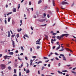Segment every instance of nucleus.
<instances>
[{"mask_svg": "<svg viewBox=\"0 0 76 76\" xmlns=\"http://www.w3.org/2000/svg\"><path fill=\"white\" fill-rule=\"evenodd\" d=\"M42 2V0H40L39 1V2H38V4H39L41 3Z\"/></svg>", "mask_w": 76, "mask_h": 76, "instance_id": "obj_18", "label": "nucleus"}, {"mask_svg": "<svg viewBox=\"0 0 76 76\" xmlns=\"http://www.w3.org/2000/svg\"><path fill=\"white\" fill-rule=\"evenodd\" d=\"M53 39H52L51 40V43H52L53 44Z\"/></svg>", "mask_w": 76, "mask_h": 76, "instance_id": "obj_27", "label": "nucleus"}, {"mask_svg": "<svg viewBox=\"0 0 76 76\" xmlns=\"http://www.w3.org/2000/svg\"><path fill=\"white\" fill-rule=\"evenodd\" d=\"M45 38H44V40H45V39L47 40H48V37L47 35H45Z\"/></svg>", "mask_w": 76, "mask_h": 76, "instance_id": "obj_5", "label": "nucleus"}, {"mask_svg": "<svg viewBox=\"0 0 76 76\" xmlns=\"http://www.w3.org/2000/svg\"><path fill=\"white\" fill-rule=\"evenodd\" d=\"M10 36V34H8V37H9Z\"/></svg>", "mask_w": 76, "mask_h": 76, "instance_id": "obj_53", "label": "nucleus"}, {"mask_svg": "<svg viewBox=\"0 0 76 76\" xmlns=\"http://www.w3.org/2000/svg\"><path fill=\"white\" fill-rule=\"evenodd\" d=\"M38 20L39 22H43V21H45V20L44 19H43L41 20L38 19Z\"/></svg>", "mask_w": 76, "mask_h": 76, "instance_id": "obj_2", "label": "nucleus"}, {"mask_svg": "<svg viewBox=\"0 0 76 76\" xmlns=\"http://www.w3.org/2000/svg\"><path fill=\"white\" fill-rule=\"evenodd\" d=\"M12 44H14V41L13 40H12Z\"/></svg>", "mask_w": 76, "mask_h": 76, "instance_id": "obj_61", "label": "nucleus"}, {"mask_svg": "<svg viewBox=\"0 0 76 76\" xmlns=\"http://www.w3.org/2000/svg\"><path fill=\"white\" fill-rule=\"evenodd\" d=\"M18 50H16L15 51V52L16 53H18Z\"/></svg>", "mask_w": 76, "mask_h": 76, "instance_id": "obj_57", "label": "nucleus"}, {"mask_svg": "<svg viewBox=\"0 0 76 76\" xmlns=\"http://www.w3.org/2000/svg\"><path fill=\"white\" fill-rule=\"evenodd\" d=\"M63 60L64 61H66V59L65 57H63Z\"/></svg>", "mask_w": 76, "mask_h": 76, "instance_id": "obj_26", "label": "nucleus"}, {"mask_svg": "<svg viewBox=\"0 0 76 76\" xmlns=\"http://www.w3.org/2000/svg\"><path fill=\"white\" fill-rule=\"evenodd\" d=\"M58 72L59 73L61 74V72L60 71H58Z\"/></svg>", "mask_w": 76, "mask_h": 76, "instance_id": "obj_40", "label": "nucleus"}, {"mask_svg": "<svg viewBox=\"0 0 76 76\" xmlns=\"http://www.w3.org/2000/svg\"><path fill=\"white\" fill-rule=\"evenodd\" d=\"M5 24H7V20H5Z\"/></svg>", "mask_w": 76, "mask_h": 76, "instance_id": "obj_54", "label": "nucleus"}, {"mask_svg": "<svg viewBox=\"0 0 76 76\" xmlns=\"http://www.w3.org/2000/svg\"><path fill=\"white\" fill-rule=\"evenodd\" d=\"M31 28L32 29V30H33V27L32 26L31 27Z\"/></svg>", "mask_w": 76, "mask_h": 76, "instance_id": "obj_64", "label": "nucleus"}, {"mask_svg": "<svg viewBox=\"0 0 76 76\" xmlns=\"http://www.w3.org/2000/svg\"><path fill=\"white\" fill-rule=\"evenodd\" d=\"M12 24L13 25H14L15 24V21H13L12 22Z\"/></svg>", "mask_w": 76, "mask_h": 76, "instance_id": "obj_29", "label": "nucleus"}, {"mask_svg": "<svg viewBox=\"0 0 76 76\" xmlns=\"http://www.w3.org/2000/svg\"><path fill=\"white\" fill-rule=\"evenodd\" d=\"M11 18V17H9L8 18V21L10 22V19Z\"/></svg>", "mask_w": 76, "mask_h": 76, "instance_id": "obj_15", "label": "nucleus"}, {"mask_svg": "<svg viewBox=\"0 0 76 76\" xmlns=\"http://www.w3.org/2000/svg\"><path fill=\"white\" fill-rule=\"evenodd\" d=\"M76 69V67L73 68V69H72V70H73V71H75V69Z\"/></svg>", "mask_w": 76, "mask_h": 76, "instance_id": "obj_38", "label": "nucleus"}, {"mask_svg": "<svg viewBox=\"0 0 76 76\" xmlns=\"http://www.w3.org/2000/svg\"><path fill=\"white\" fill-rule=\"evenodd\" d=\"M29 72H30V71L29 70H26V73H29Z\"/></svg>", "mask_w": 76, "mask_h": 76, "instance_id": "obj_21", "label": "nucleus"}, {"mask_svg": "<svg viewBox=\"0 0 76 76\" xmlns=\"http://www.w3.org/2000/svg\"><path fill=\"white\" fill-rule=\"evenodd\" d=\"M16 36L17 38L19 37V35L18 34H17Z\"/></svg>", "mask_w": 76, "mask_h": 76, "instance_id": "obj_35", "label": "nucleus"}, {"mask_svg": "<svg viewBox=\"0 0 76 76\" xmlns=\"http://www.w3.org/2000/svg\"><path fill=\"white\" fill-rule=\"evenodd\" d=\"M44 17H45L46 16V14L45 13H44Z\"/></svg>", "mask_w": 76, "mask_h": 76, "instance_id": "obj_48", "label": "nucleus"}, {"mask_svg": "<svg viewBox=\"0 0 76 76\" xmlns=\"http://www.w3.org/2000/svg\"><path fill=\"white\" fill-rule=\"evenodd\" d=\"M13 47L14 48V47H15V44H12Z\"/></svg>", "mask_w": 76, "mask_h": 76, "instance_id": "obj_44", "label": "nucleus"}, {"mask_svg": "<svg viewBox=\"0 0 76 76\" xmlns=\"http://www.w3.org/2000/svg\"><path fill=\"white\" fill-rule=\"evenodd\" d=\"M67 34H63L62 35H61V38H63Z\"/></svg>", "mask_w": 76, "mask_h": 76, "instance_id": "obj_9", "label": "nucleus"}, {"mask_svg": "<svg viewBox=\"0 0 76 76\" xmlns=\"http://www.w3.org/2000/svg\"><path fill=\"white\" fill-rule=\"evenodd\" d=\"M56 48V46H53V48H52L53 49H54L55 48Z\"/></svg>", "mask_w": 76, "mask_h": 76, "instance_id": "obj_41", "label": "nucleus"}, {"mask_svg": "<svg viewBox=\"0 0 76 76\" xmlns=\"http://www.w3.org/2000/svg\"><path fill=\"white\" fill-rule=\"evenodd\" d=\"M57 34L56 33H53V34H52V35H56V34Z\"/></svg>", "mask_w": 76, "mask_h": 76, "instance_id": "obj_30", "label": "nucleus"}, {"mask_svg": "<svg viewBox=\"0 0 76 76\" xmlns=\"http://www.w3.org/2000/svg\"><path fill=\"white\" fill-rule=\"evenodd\" d=\"M13 54L14 53L13 52H11L9 53V54H10V55H13Z\"/></svg>", "mask_w": 76, "mask_h": 76, "instance_id": "obj_13", "label": "nucleus"}, {"mask_svg": "<svg viewBox=\"0 0 76 76\" xmlns=\"http://www.w3.org/2000/svg\"><path fill=\"white\" fill-rule=\"evenodd\" d=\"M62 72H67V70H63L62 71Z\"/></svg>", "mask_w": 76, "mask_h": 76, "instance_id": "obj_24", "label": "nucleus"}, {"mask_svg": "<svg viewBox=\"0 0 76 76\" xmlns=\"http://www.w3.org/2000/svg\"><path fill=\"white\" fill-rule=\"evenodd\" d=\"M22 20H21L20 21V23H21V24H22Z\"/></svg>", "mask_w": 76, "mask_h": 76, "instance_id": "obj_62", "label": "nucleus"}, {"mask_svg": "<svg viewBox=\"0 0 76 76\" xmlns=\"http://www.w3.org/2000/svg\"><path fill=\"white\" fill-rule=\"evenodd\" d=\"M69 44H68L67 45H66V46H67V47H69Z\"/></svg>", "mask_w": 76, "mask_h": 76, "instance_id": "obj_59", "label": "nucleus"}, {"mask_svg": "<svg viewBox=\"0 0 76 76\" xmlns=\"http://www.w3.org/2000/svg\"><path fill=\"white\" fill-rule=\"evenodd\" d=\"M42 63V62L41 61H40L37 63V64H39V63Z\"/></svg>", "mask_w": 76, "mask_h": 76, "instance_id": "obj_20", "label": "nucleus"}, {"mask_svg": "<svg viewBox=\"0 0 76 76\" xmlns=\"http://www.w3.org/2000/svg\"><path fill=\"white\" fill-rule=\"evenodd\" d=\"M65 50H67V51H71V53H72L73 51H72L70 49H69L67 48H65Z\"/></svg>", "mask_w": 76, "mask_h": 76, "instance_id": "obj_6", "label": "nucleus"}, {"mask_svg": "<svg viewBox=\"0 0 76 76\" xmlns=\"http://www.w3.org/2000/svg\"><path fill=\"white\" fill-rule=\"evenodd\" d=\"M41 40V39H39L38 40H37L36 41L37 43H36V44H38L39 45H40V43L39 42Z\"/></svg>", "mask_w": 76, "mask_h": 76, "instance_id": "obj_3", "label": "nucleus"}, {"mask_svg": "<svg viewBox=\"0 0 76 76\" xmlns=\"http://www.w3.org/2000/svg\"><path fill=\"white\" fill-rule=\"evenodd\" d=\"M7 59H8V60H9V59H10L9 58H8L7 57H5V58H4V59L5 60H6V59H7Z\"/></svg>", "mask_w": 76, "mask_h": 76, "instance_id": "obj_37", "label": "nucleus"}, {"mask_svg": "<svg viewBox=\"0 0 76 76\" xmlns=\"http://www.w3.org/2000/svg\"><path fill=\"white\" fill-rule=\"evenodd\" d=\"M29 4L30 5H31V1H29Z\"/></svg>", "mask_w": 76, "mask_h": 76, "instance_id": "obj_36", "label": "nucleus"}, {"mask_svg": "<svg viewBox=\"0 0 76 76\" xmlns=\"http://www.w3.org/2000/svg\"><path fill=\"white\" fill-rule=\"evenodd\" d=\"M24 36L26 37H27L28 38V35L27 34H25L24 35Z\"/></svg>", "mask_w": 76, "mask_h": 76, "instance_id": "obj_33", "label": "nucleus"}, {"mask_svg": "<svg viewBox=\"0 0 76 76\" xmlns=\"http://www.w3.org/2000/svg\"><path fill=\"white\" fill-rule=\"evenodd\" d=\"M19 76H21V72H20L19 74Z\"/></svg>", "mask_w": 76, "mask_h": 76, "instance_id": "obj_45", "label": "nucleus"}, {"mask_svg": "<svg viewBox=\"0 0 76 76\" xmlns=\"http://www.w3.org/2000/svg\"><path fill=\"white\" fill-rule=\"evenodd\" d=\"M48 67H50V64H48Z\"/></svg>", "mask_w": 76, "mask_h": 76, "instance_id": "obj_58", "label": "nucleus"}, {"mask_svg": "<svg viewBox=\"0 0 76 76\" xmlns=\"http://www.w3.org/2000/svg\"><path fill=\"white\" fill-rule=\"evenodd\" d=\"M52 4H53V6H55V1L54 0H52Z\"/></svg>", "mask_w": 76, "mask_h": 76, "instance_id": "obj_7", "label": "nucleus"}, {"mask_svg": "<svg viewBox=\"0 0 76 76\" xmlns=\"http://www.w3.org/2000/svg\"><path fill=\"white\" fill-rule=\"evenodd\" d=\"M49 61V60H48V61H45V62L46 63H47L48 62V61Z\"/></svg>", "mask_w": 76, "mask_h": 76, "instance_id": "obj_50", "label": "nucleus"}, {"mask_svg": "<svg viewBox=\"0 0 76 76\" xmlns=\"http://www.w3.org/2000/svg\"><path fill=\"white\" fill-rule=\"evenodd\" d=\"M20 48H21V49L22 50V51H24V49L23 48V47L21 46L20 47Z\"/></svg>", "mask_w": 76, "mask_h": 76, "instance_id": "obj_23", "label": "nucleus"}, {"mask_svg": "<svg viewBox=\"0 0 76 76\" xmlns=\"http://www.w3.org/2000/svg\"><path fill=\"white\" fill-rule=\"evenodd\" d=\"M64 49L63 48L61 49V50H59V51H64Z\"/></svg>", "mask_w": 76, "mask_h": 76, "instance_id": "obj_17", "label": "nucleus"}, {"mask_svg": "<svg viewBox=\"0 0 76 76\" xmlns=\"http://www.w3.org/2000/svg\"><path fill=\"white\" fill-rule=\"evenodd\" d=\"M18 31L19 32L20 31H21L22 30V29L21 28H20V29H17Z\"/></svg>", "mask_w": 76, "mask_h": 76, "instance_id": "obj_16", "label": "nucleus"}, {"mask_svg": "<svg viewBox=\"0 0 76 76\" xmlns=\"http://www.w3.org/2000/svg\"><path fill=\"white\" fill-rule=\"evenodd\" d=\"M48 58L47 57H44V59H48Z\"/></svg>", "mask_w": 76, "mask_h": 76, "instance_id": "obj_47", "label": "nucleus"}, {"mask_svg": "<svg viewBox=\"0 0 76 76\" xmlns=\"http://www.w3.org/2000/svg\"><path fill=\"white\" fill-rule=\"evenodd\" d=\"M61 66L60 63H59V64H58V66Z\"/></svg>", "mask_w": 76, "mask_h": 76, "instance_id": "obj_42", "label": "nucleus"}, {"mask_svg": "<svg viewBox=\"0 0 76 76\" xmlns=\"http://www.w3.org/2000/svg\"><path fill=\"white\" fill-rule=\"evenodd\" d=\"M58 45H59V47H57V48H56V50H59V49H60V45L59 44H58Z\"/></svg>", "mask_w": 76, "mask_h": 76, "instance_id": "obj_10", "label": "nucleus"}, {"mask_svg": "<svg viewBox=\"0 0 76 76\" xmlns=\"http://www.w3.org/2000/svg\"><path fill=\"white\" fill-rule=\"evenodd\" d=\"M8 69H9V70H11V68L10 66H9L8 67Z\"/></svg>", "mask_w": 76, "mask_h": 76, "instance_id": "obj_12", "label": "nucleus"}, {"mask_svg": "<svg viewBox=\"0 0 76 76\" xmlns=\"http://www.w3.org/2000/svg\"><path fill=\"white\" fill-rule=\"evenodd\" d=\"M32 48H30V51H31V52L32 51Z\"/></svg>", "mask_w": 76, "mask_h": 76, "instance_id": "obj_63", "label": "nucleus"}, {"mask_svg": "<svg viewBox=\"0 0 76 76\" xmlns=\"http://www.w3.org/2000/svg\"><path fill=\"white\" fill-rule=\"evenodd\" d=\"M55 55H56V56H58V54L56 53H55Z\"/></svg>", "mask_w": 76, "mask_h": 76, "instance_id": "obj_32", "label": "nucleus"}, {"mask_svg": "<svg viewBox=\"0 0 76 76\" xmlns=\"http://www.w3.org/2000/svg\"><path fill=\"white\" fill-rule=\"evenodd\" d=\"M40 48V47L39 46H38L37 47V49H39V48Z\"/></svg>", "mask_w": 76, "mask_h": 76, "instance_id": "obj_46", "label": "nucleus"}, {"mask_svg": "<svg viewBox=\"0 0 76 76\" xmlns=\"http://www.w3.org/2000/svg\"><path fill=\"white\" fill-rule=\"evenodd\" d=\"M20 4H19L18 5V9H19V8H20Z\"/></svg>", "mask_w": 76, "mask_h": 76, "instance_id": "obj_28", "label": "nucleus"}, {"mask_svg": "<svg viewBox=\"0 0 76 76\" xmlns=\"http://www.w3.org/2000/svg\"><path fill=\"white\" fill-rule=\"evenodd\" d=\"M45 67L44 66H42V70H43V69H44Z\"/></svg>", "mask_w": 76, "mask_h": 76, "instance_id": "obj_39", "label": "nucleus"}, {"mask_svg": "<svg viewBox=\"0 0 76 76\" xmlns=\"http://www.w3.org/2000/svg\"><path fill=\"white\" fill-rule=\"evenodd\" d=\"M56 38H57V39H59V40H60L61 39V37H60L59 36H57V37H56Z\"/></svg>", "mask_w": 76, "mask_h": 76, "instance_id": "obj_8", "label": "nucleus"}, {"mask_svg": "<svg viewBox=\"0 0 76 76\" xmlns=\"http://www.w3.org/2000/svg\"><path fill=\"white\" fill-rule=\"evenodd\" d=\"M63 6H61V8L62 9V10L64 9L63 8Z\"/></svg>", "mask_w": 76, "mask_h": 76, "instance_id": "obj_49", "label": "nucleus"}, {"mask_svg": "<svg viewBox=\"0 0 76 76\" xmlns=\"http://www.w3.org/2000/svg\"><path fill=\"white\" fill-rule=\"evenodd\" d=\"M34 18H37V17H36V15H34Z\"/></svg>", "mask_w": 76, "mask_h": 76, "instance_id": "obj_56", "label": "nucleus"}, {"mask_svg": "<svg viewBox=\"0 0 76 76\" xmlns=\"http://www.w3.org/2000/svg\"><path fill=\"white\" fill-rule=\"evenodd\" d=\"M59 9H58V8H56V11L58 12L59 11Z\"/></svg>", "mask_w": 76, "mask_h": 76, "instance_id": "obj_31", "label": "nucleus"}, {"mask_svg": "<svg viewBox=\"0 0 76 76\" xmlns=\"http://www.w3.org/2000/svg\"><path fill=\"white\" fill-rule=\"evenodd\" d=\"M52 38L55 39L56 38V36H53V37H52Z\"/></svg>", "mask_w": 76, "mask_h": 76, "instance_id": "obj_43", "label": "nucleus"}, {"mask_svg": "<svg viewBox=\"0 0 76 76\" xmlns=\"http://www.w3.org/2000/svg\"><path fill=\"white\" fill-rule=\"evenodd\" d=\"M56 39H54L53 40V41L54 42L55 41H56Z\"/></svg>", "mask_w": 76, "mask_h": 76, "instance_id": "obj_51", "label": "nucleus"}, {"mask_svg": "<svg viewBox=\"0 0 76 76\" xmlns=\"http://www.w3.org/2000/svg\"><path fill=\"white\" fill-rule=\"evenodd\" d=\"M47 16H48V18H49L50 17V16H49V15H47Z\"/></svg>", "mask_w": 76, "mask_h": 76, "instance_id": "obj_60", "label": "nucleus"}, {"mask_svg": "<svg viewBox=\"0 0 76 76\" xmlns=\"http://www.w3.org/2000/svg\"><path fill=\"white\" fill-rule=\"evenodd\" d=\"M16 11V8H14L13 10V11L14 12H15Z\"/></svg>", "mask_w": 76, "mask_h": 76, "instance_id": "obj_11", "label": "nucleus"}, {"mask_svg": "<svg viewBox=\"0 0 76 76\" xmlns=\"http://www.w3.org/2000/svg\"><path fill=\"white\" fill-rule=\"evenodd\" d=\"M4 57H11V56H8L6 55L5 56H4Z\"/></svg>", "mask_w": 76, "mask_h": 76, "instance_id": "obj_22", "label": "nucleus"}, {"mask_svg": "<svg viewBox=\"0 0 76 76\" xmlns=\"http://www.w3.org/2000/svg\"><path fill=\"white\" fill-rule=\"evenodd\" d=\"M52 54H53V53L52 52H51V53H50V54L49 55H48L49 57L51 55H52Z\"/></svg>", "mask_w": 76, "mask_h": 76, "instance_id": "obj_19", "label": "nucleus"}, {"mask_svg": "<svg viewBox=\"0 0 76 76\" xmlns=\"http://www.w3.org/2000/svg\"><path fill=\"white\" fill-rule=\"evenodd\" d=\"M18 59L19 60H21V59L19 57L18 58Z\"/></svg>", "mask_w": 76, "mask_h": 76, "instance_id": "obj_52", "label": "nucleus"}, {"mask_svg": "<svg viewBox=\"0 0 76 76\" xmlns=\"http://www.w3.org/2000/svg\"><path fill=\"white\" fill-rule=\"evenodd\" d=\"M1 67L2 70H3L6 68L5 65L4 64H1Z\"/></svg>", "mask_w": 76, "mask_h": 76, "instance_id": "obj_1", "label": "nucleus"}, {"mask_svg": "<svg viewBox=\"0 0 76 76\" xmlns=\"http://www.w3.org/2000/svg\"><path fill=\"white\" fill-rule=\"evenodd\" d=\"M59 56H62V57H65V56H64V54H60Z\"/></svg>", "mask_w": 76, "mask_h": 76, "instance_id": "obj_14", "label": "nucleus"}, {"mask_svg": "<svg viewBox=\"0 0 76 76\" xmlns=\"http://www.w3.org/2000/svg\"><path fill=\"white\" fill-rule=\"evenodd\" d=\"M8 34H10V32L9 31H8Z\"/></svg>", "mask_w": 76, "mask_h": 76, "instance_id": "obj_55", "label": "nucleus"}, {"mask_svg": "<svg viewBox=\"0 0 76 76\" xmlns=\"http://www.w3.org/2000/svg\"><path fill=\"white\" fill-rule=\"evenodd\" d=\"M69 34H66V35L65 36V37H67L68 36H69Z\"/></svg>", "mask_w": 76, "mask_h": 76, "instance_id": "obj_34", "label": "nucleus"}, {"mask_svg": "<svg viewBox=\"0 0 76 76\" xmlns=\"http://www.w3.org/2000/svg\"><path fill=\"white\" fill-rule=\"evenodd\" d=\"M68 4L67 2H65V1L62 2V4L64 5V4Z\"/></svg>", "mask_w": 76, "mask_h": 76, "instance_id": "obj_4", "label": "nucleus"}, {"mask_svg": "<svg viewBox=\"0 0 76 76\" xmlns=\"http://www.w3.org/2000/svg\"><path fill=\"white\" fill-rule=\"evenodd\" d=\"M14 72L15 74H16V71L15 69H14Z\"/></svg>", "mask_w": 76, "mask_h": 76, "instance_id": "obj_25", "label": "nucleus"}]
</instances>
